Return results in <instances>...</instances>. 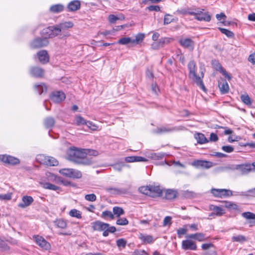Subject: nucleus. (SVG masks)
<instances>
[{"mask_svg": "<svg viewBox=\"0 0 255 255\" xmlns=\"http://www.w3.org/2000/svg\"><path fill=\"white\" fill-rule=\"evenodd\" d=\"M138 190L140 193L147 195L150 196V193H151L150 192V185L146 186H141L139 188Z\"/></svg>", "mask_w": 255, "mask_h": 255, "instance_id": "864d4df0", "label": "nucleus"}, {"mask_svg": "<svg viewBox=\"0 0 255 255\" xmlns=\"http://www.w3.org/2000/svg\"><path fill=\"white\" fill-rule=\"evenodd\" d=\"M81 3L78 0H74L70 1L67 5L68 11H75L80 8Z\"/></svg>", "mask_w": 255, "mask_h": 255, "instance_id": "aec40b11", "label": "nucleus"}, {"mask_svg": "<svg viewBox=\"0 0 255 255\" xmlns=\"http://www.w3.org/2000/svg\"><path fill=\"white\" fill-rule=\"evenodd\" d=\"M252 164H240L237 166L236 169L242 175H246L255 170V168L252 167Z\"/></svg>", "mask_w": 255, "mask_h": 255, "instance_id": "1a4fd4ad", "label": "nucleus"}, {"mask_svg": "<svg viewBox=\"0 0 255 255\" xmlns=\"http://www.w3.org/2000/svg\"><path fill=\"white\" fill-rule=\"evenodd\" d=\"M188 68L189 71V77H195L196 75V65L194 60L190 61L188 64Z\"/></svg>", "mask_w": 255, "mask_h": 255, "instance_id": "393cba45", "label": "nucleus"}, {"mask_svg": "<svg viewBox=\"0 0 255 255\" xmlns=\"http://www.w3.org/2000/svg\"><path fill=\"white\" fill-rule=\"evenodd\" d=\"M109 227V224L104 223L100 221H97L92 223V227L94 231L103 232L106 230V228Z\"/></svg>", "mask_w": 255, "mask_h": 255, "instance_id": "9b49d317", "label": "nucleus"}, {"mask_svg": "<svg viewBox=\"0 0 255 255\" xmlns=\"http://www.w3.org/2000/svg\"><path fill=\"white\" fill-rule=\"evenodd\" d=\"M144 38V34L143 33H138L135 36L134 39H132V43L138 44L141 42Z\"/></svg>", "mask_w": 255, "mask_h": 255, "instance_id": "603ef678", "label": "nucleus"}, {"mask_svg": "<svg viewBox=\"0 0 255 255\" xmlns=\"http://www.w3.org/2000/svg\"><path fill=\"white\" fill-rule=\"evenodd\" d=\"M165 154L162 152L153 153L150 155V157L154 160L162 159L165 156Z\"/></svg>", "mask_w": 255, "mask_h": 255, "instance_id": "09e8293b", "label": "nucleus"}, {"mask_svg": "<svg viewBox=\"0 0 255 255\" xmlns=\"http://www.w3.org/2000/svg\"><path fill=\"white\" fill-rule=\"evenodd\" d=\"M121 18L116 16L114 14H110L108 17V20L110 23H115L117 20L120 19Z\"/></svg>", "mask_w": 255, "mask_h": 255, "instance_id": "0e129e2a", "label": "nucleus"}, {"mask_svg": "<svg viewBox=\"0 0 255 255\" xmlns=\"http://www.w3.org/2000/svg\"><path fill=\"white\" fill-rule=\"evenodd\" d=\"M37 56L40 62L43 64L49 61V56L46 50H41L37 53Z\"/></svg>", "mask_w": 255, "mask_h": 255, "instance_id": "b1692460", "label": "nucleus"}, {"mask_svg": "<svg viewBox=\"0 0 255 255\" xmlns=\"http://www.w3.org/2000/svg\"><path fill=\"white\" fill-rule=\"evenodd\" d=\"M150 196L152 197H160L162 196V190L159 186L150 185Z\"/></svg>", "mask_w": 255, "mask_h": 255, "instance_id": "6ab92c4d", "label": "nucleus"}, {"mask_svg": "<svg viewBox=\"0 0 255 255\" xmlns=\"http://www.w3.org/2000/svg\"><path fill=\"white\" fill-rule=\"evenodd\" d=\"M116 228L114 226H110L109 224V227L106 228V230L103 233V236L104 237L108 236L109 233H114L116 231Z\"/></svg>", "mask_w": 255, "mask_h": 255, "instance_id": "a18cd8bd", "label": "nucleus"}, {"mask_svg": "<svg viewBox=\"0 0 255 255\" xmlns=\"http://www.w3.org/2000/svg\"><path fill=\"white\" fill-rule=\"evenodd\" d=\"M173 39L169 37H162L158 40L160 47H163L165 45L169 44L172 41Z\"/></svg>", "mask_w": 255, "mask_h": 255, "instance_id": "79ce46f5", "label": "nucleus"}, {"mask_svg": "<svg viewBox=\"0 0 255 255\" xmlns=\"http://www.w3.org/2000/svg\"><path fill=\"white\" fill-rule=\"evenodd\" d=\"M34 200L31 196H24L22 198V202L19 203L18 206L21 208H25L27 206H30Z\"/></svg>", "mask_w": 255, "mask_h": 255, "instance_id": "a211bd4d", "label": "nucleus"}, {"mask_svg": "<svg viewBox=\"0 0 255 255\" xmlns=\"http://www.w3.org/2000/svg\"><path fill=\"white\" fill-rule=\"evenodd\" d=\"M179 43L184 48H187L192 51L194 47V42L189 38H181L179 40Z\"/></svg>", "mask_w": 255, "mask_h": 255, "instance_id": "f8f14e48", "label": "nucleus"}, {"mask_svg": "<svg viewBox=\"0 0 255 255\" xmlns=\"http://www.w3.org/2000/svg\"><path fill=\"white\" fill-rule=\"evenodd\" d=\"M210 210L214 211V214L218 216H221L225 213L224 210L219 206L211 205L209 207Z\"/></svg>", "mask_w": 255, "mask_h": 255, "instance_id": "7c9ffc66", "label": "nucleus"}, {"mask_svg": "<svg viewBox=\"0 0 255 255\" xmlns=\"http://www.w3.org/2000/svg\"><path fill=\"white\" fill-rule=\"evenodd\" d=\"M82 174L80 171L73 168L71 169L70 178L79 179L82 177Z\"/></svg>", "mask_w": 255, "mask_h": 255, "instance_id": "37998d69", "label": "nucleus"}, {"mask_svg": "<svg viewBox=\"0 0 255 255\" xmlns=\"http://www.w3.org/2000/svg\"><path fill=\"white\" fill-rule=\"evenodd\" d=\"M34 89L38 94L41 95L47 92V87L45 84L41 83L39 84H36L34 86Z\"/></svg>", "mask_w": 255, "mask_h": 255, "instance_id": "cd10ccee", "label": "nucleus"}, {"mask_svg": "<svg viewBox=\"0 0 255 255\" xmlns=\"http://www.w3.org/2000/svg\"><path fill=\"white\" fill-rule=\"evenodd\" d=\"M178 192L176 190L167 189L165 190L164 198L167 200H171L177 197Z\"/></svg>", "mask_w": 255, "mask_h": 255, "instance_id": "4be33fe9", "label": "nucleus"}, {"mask_svg": "<svg viewBox=\"0 0 255 255\" xmlns=\"http://www.w3.org/2000/svg\"><path fill=\"white\" fill-rule=\"evenodd\" d=\"M55 123V119L52 117H46L43 121L44 126L47 129L52 128L54 127Z\"/></svg>", "mask_w": 255, "mask_h": 255, "instance_id": "a878e982", "label": "nucleus"}, {"mask_svg": "<svg viewBox=\"0 0 255 255\" xmlns=\"http://www.w3.org/2000/svg\"><path fill=\"white\" fill-rule=\"evenodd\" d=\"M132 255H147V254L144 250H135L132 253Z\"/></svg>", "mask_w": 255, "mask_h": 255, "instance_id": "774afa93", "label": "nucleus"}, {"mask_svg": "<svg viewBox=\"0 0 255 255\" xmlns=\"http://www.w3.org/2000/svg\"><path fill=\"white\" fill-rule=\"evenodd\" d=\"M182 248L184 250H197V246L195 242L190 240H183L182 242Z\"/></svg>", "mask_w": 255, "mask_h": 255, "instance_id": "2eb2a0df", "label": "nucleus"}, {"mask_svg": "<svg viewBox=\"0 0 255 255\" xmlns=\"http://www.w3.org/2000/svg\"><path fill=\"white\" fill-rule=\"evenodd\" d=\"M218 29L222 33L225 34L228 38H233L235 36L234 33L232 31L222 27H219Z\"/></svg>", "mask_w": 255, "mask_h": 255, "instance_id": "c03bdc74", "label": "nucleus"}, {"mask_svg": "<svg viewBox=\"0 0 255 255\" xmlns=\"http://www.w3.org/2000/svg\"><path fill=\"white\" fill-rule=\"evenodd\" d=\"M125 164L124 162L116 163L113 165V168L117 171H121Z\"/></svg>", "mask_w": 255, "mask_h": 255, "instance_id": "bf43d9fd", "label": "nucleus"}, {"mask_svg": "<svg viewBox=\"0 0 255 255\" xmlns=\"http://www.w3.org/2000/svg\"><path fill=\"white\" fill-rule=\"evenodd\" d=\"M240 98L242 102L244 104H246L248 106H250L252 105L253 103L252 100L251 99V98H250L248 94H242L241 95Z\"/></svg>", "mask_w": 255, "mask_h": 255, "instance_id": "c9c22d12", "label": "nucleus"}, {"mask_svg": "<svg viewBox=\"0 0 255 255\" xmlns=\"http://www.w3.org/2000/svg\"><path fill=\"white\" fill-rule=\"evenodd\" d=\"M74 25V24L71 21H65L56 25V31L59 35L60 32L64 31V30L72 28Z\"/></svg>", "mask_w": 255, "mask_h": 255, "instance_id": "ddd939ff", "label": "nucleus"}, {"mask_svg": "<svg viewBox=\"0 0 255 255\" xmlns=\"http://www.w3.org/2000/svg\"><path fill=\"white\" fill-rule=\"evenodd\" d=\"M34 241L40 248L45 250H49L51 249V245L49 243L42 237L39 235H34L33 236Z\"/></svg>", "mask_w": 255, "mask_h": 255, "instance_id": "423d86ee", "label": "nucleus"}, {"mask_svg": "<svg viewBox=\"0 0 255 255\" xmlns=\"http://www.w3.org/2000/svg\"><path fill=\"white\" fill-rule=\"evenodd\" d=\"M64 10V6L61 4H56L51 6L50 10L53 13H59Z\"/></svg>", "mask_w": 255, "mask_h": 255, "instance_id": "f704fd0d", "label": "nucleus"}, {"mask_svg": "<svg viewBox=\"0 0 255 255\" xmlns=\"http://www.w3.org/2000/svg\"><path fill=\"white\" fill-rule=\"evenodd\" d=\"M42 187L44 189L53 191H57L60 189V187L49 182H45L42 184Z\"/></svg>", "mask_w": 255, "mask_h": 255, "instance_id": "ea45409f", "label": "nucleus"}, {"mask_svg": "<svg viewBox=\"0 0 255 255\" xmlns=\"http://www.w3.org/2000/svg\"><path fill=\"white\" fill-rule=\"evenodd\" d=\"M243 217L248 220H255V214L250 212H246L242 214Z\"/></svg>", "mask_w": 255, "mask_h": 255, "instance_id": "3c124183", "label": "nucleus"}, {"mask_svg": "<svg viewBox=\"0 0 255 255\" xmlns=\"http://www.w3.org/2000/svg\"><path fill=\"white\" fill-rule=\"evenodd\" d=\"M211 193L214 196L218 198L227 197L233 195L231 190L226 189L212 188L211 190Z\"/></svg>", "mask_w": 255, "mask_h": 255, "instance_id": "7ed1b4c3", "label": "nucleus"}, {"mask_svg": "<svg viewBox=\"0 0 255 255\" xmlns=\"http://www.w3.org/2000/svg\"><path fill=\"white\" fill-rule=\"evenodd\" d=\"M212 65L216 70L220 71L222 73L223 75L229 80L231 79L232 77L231 75H230L225 70L223 69L222 65L217 60H212Z\"/></svg>", "mask_w": 255, "mask_h": 255, "instance_id": "dca6fc26", "label": "nucleus"}, {"mask_svg": "<svg viewBox=\"0 0 255 255\" xmlns=\"http://www.w3.org/2000/svg\"><path fill=\"white\" fill-rule=\"evenodd\" d=\"M177 130L176 127L169 128L167 127H158L156 128L155 132L157 134L170 132Z\"/></svg>", "mask_w": 255, "mask_h": 255, "instance_id": "5701e85b", "label": "nucleus"}, {"mask_svg": "<svg viewBox=\"0 0 255 255\" xmlns=\"http://www.w3.org/2000/svg\"><path fill=\"white\" fill-rule=\"evenodd\" d=\"M116 221V224L121 226H125L128 224V221L126 218H120Z\"/></svg>", "mask_w": 255, "mask_h": 255, "instance_id": "6e6d98bb", "label": "nucleus"}, {"mask_svg": "<svg viewBox=\"0 0 255 255\" xmlns=\"http://www.w3.org/2000/svg\"><path fill=\"white\" fill-rule=\"evenodd\" d=\"M54 223L55 226H56L57 228L61 229H65L67 226V224L66 221L62 219L56 220Z\"/></svg>", "mask_w": 255, "mask_h": 255, "instance_id": "e433bc0d", "label": "nucleus"}, {"mask_svg": "<svg viewBox=\"0 0 255 255\" xmlns=\"http://www.w3.org/2000/svg\"><path fill=\"white\" fill-rule=\"evenodd\" d=\"M118 43L122 45H127L128 43H132V39L130 37H123L118 40Z\"/></svg>", "mask_w": 255, "mask_h": 255, "instance_id": "8fccbe9b", "label": "nucleus"}, {"mask_svg": "<svg viewBox=\"0 0 255 255\" xmlns=\"http://www.w3.org/2000/svg\"><path fill=\"white\" fill-rule=\"evenodd\" d=\"M101 217L104 219L109 218L111 219H114L115 216L111 211L106 210L102 212Z\"/></svg>", "mask_w": 255, "mask_h": 255, "instance_id": "de8ad7c7", "label": "nucleus"}, {"mask_svg": "<svg viewBox=\"0 0 255 255\" xmlns=\"http://www.w3.org/2000/svg\"><path fill=\"white\" fill-rule=\"evenodd\" d=\"M105 190L111 194L116 195L125 194L128 192L127 190L124 188L107 187Z\"/></svg>", "mask_w": 255, "mask_h": 255, "instance_id": "412c9836", "label": "nucleus"}, {"mask_svg": "<svg viewBox=\"0 0 255 255\" xmlns=\"http://www.w3.org/2000/svg\"><path fill=\"white\" fill-rule=\"evenodd\" d=\"M41 164H43L47 166H56L58 164V161L54 157L47 156L44 155H40L38 158Z\"/></svg>", "mask_w": 255, "mask_h": 255, "instance_id": "39448f33", "label": "nucleus"}, {"mask_svg": "<svg viewBox=\"0 0 255 255\" xmlns=\"http://www.w3.org/2000/svg\"><path fill=\"white\" fill-rule=\"evenodd\" d=\"M0 161L10 165H17L19 163V159L8 155H0Z\"/></svg>", "mask_w": 255, "mask_h": 255, "instance_id": "6e6552de", "label": "nucleus"}, {"mask_svg": "<svg viewBox=\"0 0 255 255\" xmlns=\"http://www.w3.org/2000/svg\"><path fill=\"white\" fill-rule=\"evenodd\" d=\"M194 137L197 140V142L199 144L206 143L209 141L207 138L205 136L204 134L201 133L195 134Z\"/></svg>", "mask_w": 255, "mask_h": 255, "instance_id": "2f4dec72", "label": "nucleus"}, {"mask_svg": "<svg viewBox=\"0 0 255 255\" xmlns=\"http://www.w3.org/2000/svg\"><path fill=\"white\" fill-rule=\"evenodd\" d=\"M69 215L73 217H76L78 219H81L82 218L81 212L77 209H72L69 212Z\"/></svg>", "mask_w": 255, "mask_h": 255, "instance_id": "49530a36", "label": "nucleus"}, {"mask_svg": "<svg viewBox=\"0 0 255 255\" xmlns=\"http://www.w3.org/2000/svg\"><path fill=\"white\" fill-rule=\"evenodd\" d=\"M188 238L196 240L199 242H203L206 240L205 235L203 233H198L189 235Z\"/></svg>", "mask_w": 255, "mask_h": 255, "instance_id": "bb28decb", "label": "nucleus"}, {"mask_svg": "<svg viewBox=\"0 0 255 255\" xmlns=\"http://www.w3.org/2000/svg\"><path fill=\"white\" fill-rule=\"evenodd\" d=\"M9 250V247L3 241L0 240V251H8Z\"/></svg>", "mask_w": 255, "mask_h": 255, "instance_id": "69168bd1", "label": "nucleus"}, {"mask_svg": "<svg viewBox=\"0 0 255 255\" xmlns=\"http://www.w3.org/2000/svg\"><path fill=\"white\" fill-rule=\"evenodd\" d=\"M49 43V41L46 38H36L34 39L30 43V46L32 48H40L47 46Z\"/></svg>", "mask_w": 255, "mask_h": 255, "instance_id": "0eeeda50", "label": "nucleus"}, {"mask_svg": "<svg viewBox=\"0 0 255 255\" xmlns=\"http://www.w3.org/2000/svg\"><path fill=\"white\" fill-rule=\"evenodd\" d=\"M224 206L229 210H238L239 206L235 203L231 202L225 201Z\"/></svg>", "mask_w": 255, "mask_h": 255, "instance_id": "58836bf2", "label": "nucleus"}, {"mask_svg": "<svg viewBox=\"0 0 255 255\" xmlns=\"http://www.w3.org/2000/svg\"><path fill=\"white\" fill-rule=\"evenodd\" d=\"M192 165L196 167H202L206 169H209L213 166V164L212 162L203 160H196L193 163Z\"/></svg>", "mask_w": 255, "mask_h": 255, "instance_id": "4468645a", "label": "nucleus"}, {"mask_svg": "<svg viewBox=\"0 0 255 255\" xmlns=\"http://www.w3.org/2000/svg\"><path fill=\"white\" fill-rule=\"evenodd\" d=\"M231 241L233 242H236L240 243H243L247 241V238L245 236L239 235L236 236H233L231 238Z\"/></svg>", "mask_w": 255, "mask_h": 255, "instance_id": "4c0bfd02", "label": "nucleus"}, {"mask_svg": "<svg viewBox=\"0 0 255 255\" xmlns=\"http://www.w3.org/2000/svg\"><path fill=\"white\" fill-rule=\"evenodd\" d=\"M56 29L55 26H48L43 29L40 32V34L43 38H46L47 39L53 38L58 35V33L56 31Z\"/></svg>", "mask_w": 255, "mask_h": 255, "instance_id": "20e7f679", "label": "nucleus"}, {"mask_svg": "<svg viewBox=\"0 0 255 255\" xmlns=\"http://www.w3.org/2000/svg\"><path fill=\"white\" fill-rule=\"evenodd\" d=\"M218 86L221 94H225L228 93L229 87L226 80L219 82Z\"/></svg>", "mask_w": 255, "mask_h": 255, "instance_id": "c756f323", "label": "nucleus"}, {"mask_svg": "<svg viewBox=\"0 0 255 255\" xmlns=\"http://www.w3.org/2000/svg\"><path fill=\"white\" fill-rule=\"evenodd\" d=\"M113 214L117 217H120L125 214L124 209L120 207L115 206L113 208Z\"/></svg>", "mask_w": 255, "mask_h": 255, "instance_id": "a19ab883", "label": "nucleus"}, {"mask_svg": "<svg viewBox=\"0 0 255 255\" xmlns=\"http://www.w3.org/2000/svg\"><path fill=\"white\" fill-rule=\"evenodd\" d=\"M190 79H193L196 83V85L200 87L204 91H206V89L204 85L202 78L200 77L197 76V74L195 77H191Z\"/></svg>", "mask_w": 255, "mask_h": 255, "instance_id": "473e14b6", "label": "nucleus"}, {"mask_svg": "<svg viewBox=\"0 0 255 255\" xmlns=\"http://www.w3.org/2000/svg\"><path fill=\"white\" fill-rule=\"evenodd\" d=\"M127 162L146 161L147 159L144 157L138 156H128L125 158Z\"/></svg>", "mask_w": 255, "mask_h": 255, "instance_id": "c85d7f7f", "label": "nucleus"}, {"mask_svg": "<svg viewBox=\"0 0 255 255\" xmlns=\"http://www.w3.org/2000/svg\"><path fill=\"white\" fill-rule=\"evenodd\" d=\"M30 74L33 77L40 78L43 76L44 70L41 68L33 66L30 69Z\"/></svg>", "mask_w": 255, "mask_h": 255, "instance_id": "f3484780", "label": "nucleus"}, {"mask_svg": "<svg viewBox=\"0 0 255 255\" xmlns=\"http://www.w3.org/2000/svg\"><path fill=\"white\" fill-rule=\"evenodd\" d=\"M203 9L197 8L194 10L188 9L185 13L191 15H194L195 18L199 21H204L209 22L211 20V15L208 12H204Z\"/></svg>", "mask_w": 255, "mask_h": 255, "instance_id": "f03ea898", "label": "nucleus"}, {"mask_svg": "<svg viewBox=\"0 0 255 255\" xmlns=\"http://www.w3.org/2000/svg\"><path fill=\"white\" fill-rule=\"evenodd\" d=\"M116 244L118 247L124 248L126 246L127 241L124 239H120L117 240Z\"/></svg>", "mask_w": 255, "mask_h": 255, "instance_id": "e2e57ef3", "label": "nucleus"}, {"mask_svg": "<svg viewBox=\"0 0 255 255\" xmlns=\"http://www.w3.org/2000/svg\"><path fill=\"white\" fill-rule=\"evenodd\" d=\"M241 195V196H255V188L249 190L247 193L241 192L238 193V194H235V195Z\"/></svg>", "mask_w": 255, "mask_h": 255, "instance_id": "5fc2aeb1", "label": "nucleus"}, {"mask_svg": "<svg viewBox=\"0 0 255 255\" xmlns=\"http://www.w3.org/2000/svg\"><path fill=\"white\" fill-rule=\"evenodd\" d=\"M92 153L89 150L79 149L75 147H72L67 151L68 159L73 162L84 165H90L93 163L91 158L87 156V155L92 154L96 156L98 152L93 150Z\"/></svg>", "mask_w": 255, "mask_h": 255, "instance_id": "f257e3e1", "label": "nucleus"}, {"mask_svg": "<svg viewBox=\"0 0 255 255\" xmlns=\"http://www.w3.org/2000/svg\"><path fill=\"white\" fill-rule=\"evenodd\" d=\"M72 168H64L62 169L59 171L60 173L62 174L63 175L70 177L71 175V171Z\"/></svg>", "mask_w": 255, "mask_h": 255, "instance_id": "13d9d810", "label": "nucleus"}, {"mask_svg": "<svg viewBox=\"0 0 255 255\" xmlns=\"http://www.w3.org/2000/svg\"><path fill=\"white\" fill-rule=\"evenodd\" d=\"M50 99L55 103H59L65 99V95L62 91H55L50 95Z\"/></svg>", "mask_w": 255, "mask_h": 255, "instance_id": "9d476101", "label": "nucleus"}, {"mask_svg": "<svg viewBox=\"0 0 255 255\" xmlns=\"http://www.w3.org/2000/svg\"><path fill=\"white\" fill-rule=\"evenodd\" d=\"M86 200L91 202L95 201L97 199V197L94 194H87L85 196Z\"/></svg>", "mask_w": 255, "mask_h": 255, "instance_id": "052dcab7", "label": "nucleus"}, {"mask_svg": "<svg viewBox=\"0 0 255 255\" xmlns=\"http://www.w3.org/2000/svg\"><path fill=\"white\" fill-rule=\"evenodd\" d=\"M186 228L187 227L184 226V228H179L177 230V234L179 238H181L183 235L186 234L187 232V229Z\"/></svg>", "mask_w": 255, "mask_h": 255, "instance_id": "680f3d73", "label": "nucleus"}, {"mask_svg": "<svg viewBox=\"0 0 255 255\" xmlns=\"http://www.w3.org/2000/svg\"><path fill=\"white\" fill-rule=\"evenodd\" d=\"M75 121L78 126L87 125L86 120L80 116H77L75 118Z\"/></svg>", "mask_w": 255, "mask_h": 255, "instance_id": "4d7b16f0", "label": "nucleus"}, {"mask_svg": "<svg viewBox=\"0 0 255 255\" xmlns=\"http://www.w3.org/2000/svg\"><path fill=\"white\" fill-rule=\"evenodd\" d=\"M222 149L227 153H231L234 151V147L231 145H224L222 147Z\"/></svg>", "mask_w": 255, "mask_h": 255, "instance_id": "338daca9", "label": "nucleus"}, {"mask_svg": "<svg viewBox=\"0 0 255 255\" xmlns=\"http://www.w3.org/2000/svg\"><path fill=\"white\" fill-rule=\"evenodd\" d=\"M138 238L143 242V244H151L153 241V237L150 235L140 234Z\"/></svg>", "mask_w": 255, "mask_h": 255, "instance_id": "72a5a7b5", "label": "nucleus"}]
</instances>
